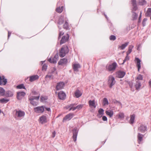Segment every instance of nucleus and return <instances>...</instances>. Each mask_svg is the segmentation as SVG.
<instances>
[{"label":"nucleus","mask_w":151,"mask_h":151,"mask_svg":"<svg viewBox=\"0 0 151 151\" xmlns=\"http://www.w3.org/2000/svg\"><path fill=\"white\" fill-rule=\"evenodd\" d=\"M69 50L68 46L66 45H63L59 50V55L60 57H63L68 53Z\"/></svg>","instance_id":"f257e3e1"},{"label":"nucleus","mask_w":151,"mask_h":151,"mask_svg":"<svg viewBox=\"0 0 151 151\" xmlns=\"http://www.w3.org/2000/svg\"><path fill=\"white\" fill-rule=\"evenodd\" d=\"M14 112L15 113V118H22L24 117L25 114V112L21 110L15 109Z\"/></svg>","instance_id":"f03ea898"},{"label":"nucleus","mask_w":151,"mask_h":151,"mask_svg":"<svg viewBox=\"0 0 151 151\" xmlns=\"http://www.w3.org/2000/svg\"><path fill=\"white\" fill-rule=\"evenodd\" d=\"M116 83L114 77L112 75H110L108 77V85L110 88H111Z\"/></svg>","instance_id":"7ed1b4c3"},{"label":"nucleus","mask_w":151,"mask_h":151,"mask_svg":"<svg viewBox=\"0 0 151 151\" xmlns=\"http://www.w3.org/2000/svg\"><path fill=\"white\" fill-rule=\"evenodd\" d=\"M117 66L116 63L114 62L111 64L109 65L108 67H106V69L109 71H113L115 70Z\"/></svg>","instance_id":"20e7f679"},{"label":"nucleus","mask_w":151,"mask_h":151,"mask_svg":"<svg viewBox=\"0 0 151 151\" xmlns=\"http://www.w3.org/2000/svg\"><path fill=\"white\" fill-rule=\"evenodd\" d=\"M69 35L68 33H66L62 37L60 42V44L61 45L67 42L69 39Z\"/></svg>","instance_id":"39448f33"},{"label":"nucleus","mask_w":151,"mask_h":151,"mask_svg":"<svg viewBox=\"0 0 151 151\" xmlns=\"http://www.w3.org/2000/svg\"><path fill=\"white\" fill-rule=\"evenodd\" d=\"M34 110L37 113H42L44 111V108L43 106H39L35 107Z\"/></svg>","instance_id":"423d86ee"},{"label":"nucleus","mask_w":151,"mask_h":151,"mask_svg":"<svg viewBox=\"0 0 151 151\" xmlns=\"http://www.w3.org/2000/svg\"><path fill=\"white\" fill-rule=\"evenodd\" d=\"M147 127L146 126L141 124L138 127V131L141 133H145L147 131Z\"/></svg>","instance_id":"0eeeda50"},{"label":"nucleus","mask_w":151,"mask_h":151,"mask_svg":"<svg viewBox=\"0 0 151 151\" xmlns=\"http://www.w3.org/2000/svg\"><path fill=\"white\" fill-rule=\"evenodd\" d=\"M74 116V114L73 113H70L66 115L63 118V122H64L65 120H70Z\"/></svg>","instance_id":"6e6552de"},{"label":"nucleus","mask_w":151,"mask_h":151,"mask_svg":"<svg viewBox=\"0 0 151 151\" xmlns=\"http://www.w3.org/2000/svg\"><path fill=\"white\" fill-rule=\"evenodd\" d=\"M65 86V83L63 82H60L57 83L56 89L57 90H59L63 89Z\"/></svg>","instance_id":"1a4fd4ad"},{"label":"nucleus","mask_w":151,"mask_h":151,"mask_svg":"<svg viewBox=\"0 0 151 151\" xmlns=\"http://www.w3.org/2000/svg\"><path fill=\"white\" fill-rule=\"evenodd\" d=\"M116 74L118 78H122L125 75L126 73L124 71L119 70L116 72Z\"/></svg>","instance_id":"9d476101"},{"label":"nucleus","mask_w":151,"mask_h":151,"mask_svg":"<svg viewBox=\"0 0 151 151\" xmlns=\"http://www.w3.org/2000/svg\"><path fill=\"white\" fill-rule=\"evenodd\" d=\"M68 63V60L65 58L61 59L58 63L59 65H67Z\"/></svg>","instance_id":"9b49d317"},{"label":"nucleus","mask_w":151,"mask_h":151,"mask_svg":"<svg viewBox=\"0 0 151 151\" xmlns=\"http://www.w3.org/2000/svg\"><path fill=\"white\" fill-rule=\"evenodd\" d=\"M25 95V93L23 91L18 92L17 93V98L18 100H21Z\"/></svg>","instance_id":"f8f14e48"},{"label":"nucleus","mask_w":151,"mask_h":151,"mask_svg":"<svg viewBox=\"0 0 151 151\" xmlns=\"http://www.w3.org/2000/svg\"><path fill=\"white\" fill-rule=\"evenodd\" d=\"M65 93L62 91H60L58 93V97L60 100H64L66 97Z\"/></svg>","instance_id":"ddd939ff"},{"label":"nucleus","mask_w":151,"mask_h":151,"mask_svg":"<svg viewBox=\"0 0 151 151\" xmlns=\"http://www.w3.org/2000/svg\"><path fill=\"white\" fill-rule=\"evenodd\" d=\"M73 138L74 141L75 142L76 141L77 137L78 132V130L77 129H74L73 130Z\"/></svg>","instance_id":"4468645a"},{"label":"nucleus","mask_w":151,"mask_h":151,"mask_svg":"<svg viewBox=\"0 0 151 151\" xmlns=\"http://www.w3.org/2000/svg\"><path fill=\"white\" fill-rule=\"evenodd\" d=\"M134 61L137 63L136 65L138 68V71L139 72V69L141 68V60L139 59V58L135 57V58Z\"/></svg>","instance_id":"2eb2a0df"},{"label":"nucleus","mask_w":151,"mask_h":151,"mask_svg":"<svg viewBox=\"0 0 151 151\" xmlns=\"http://www.w3.org/2000/svg\"><path fill=\"white\" fill-rule=\"evenodd\" d=\"M7 82V80L6 79H5V77L3 76L1 77L0 76V85H1L2 84L5 85L6 84Z\"/></svg>","instance_id":"dca6fc26"},{"label":"nucleus","mask_w":151,"mask_h":151,"mask_svg":"<svg viewBox=\"0 0 151 151\" xmlns=\"http://www.w3.org/2000/svg\"><path fill=\"white\" fill-rule=\"evenodd\" d=\"M40 121L41 124L47 123V121L46 116L45 115H42L41 116L40 118Z\"/></svg>","instance_id":"f3484780"},{"label":"nucleus","mask_w":151,"mask_h":151,"mask_svg":"<svg viewBox=\"0 0 151 151\" xmlns=\"http://www.w3.org/2000/svg\"><path fill=\"white\" fill-rule=\"evenodd\" d=\"M39 78V77L37 75L30 76L29 77V81L31 82H33L38 79Z\"/></svg>","instance_id":"a211bd4d"},{"label":"nucleus","mask_w":151,"mask_h":151,"mask_svg":"<svg viewBox=\"0 0 151 151\" xmlns=\"http://www.w3.org/2000/svg\"><path fill=\"white\" fill-rule=\"evenodd\" d=\"M144 136L143 135L140 133H138L137 137V141L139 144H140L141 142L142 141Z\"/></svg>","instance_id":"6ab92c4d"},{"label":"nucleus","mask_w":151,"mask_h":151,"mask_svg":"<svg viewBox=\"0 0 151 151\" xmlns=\"http://www.w3.org/2000/svg\"><path fill=\"white\" fill-rule=\"evenodd\" d=\"M105 113L106 115L109 116L110 118L114 114L113 111L111 110H106L105 111Z\"/></svg>","instance_id":"aec40b11"},{"label":"nucleus","mask_w":151,"mask_h":151,"mask_svg":"<svg viewBox=\"0 0 151 151\" xmlns=\"http://www.w3.org/2000/svg\"><path fill=\"white\" fill-rule=\"evenodd\" d=\"M80 68L81 66L79 64H74L73 65V69L75 71H78V69Z\"/></svg>","instance_id":"412c9836"},{"label":"nucleus","mask_w":151,"mask_h":151,"mask_svg":"<svg viewBox=\"0 0 151 151\" xmlns=\"http://www.w3.org/2000/svg\"><path fill=\"white\" fill-rule=\"evenodd\" d=\"M74 94L76 97L78 98L82 95V93L79 90L77 89L75 92Z\"/></svg>","instance_id":"4be33fe9"},{"label":"nucleus","mask_w":151,"mask_h":151,"mask_svg":"<svg viewBox=\"0 0 151 151\" xmlns=\"http://www.w3.org/2000/svg\"><path fill=\"white\" fill-rule=\"evenodd\" d=\"M64 17L61 16L59 17L57 23L58 25H61L64 23Z\"/></svg>","instance_id":"5701e85b"},{"label":"nucleus","mask_w":151,"mask_h":151,"mask_svg":"<svg viewBox=\"0 0 151 151\" xmlns=\"http://www.w3.org/2000/svg\"><path fill=\"white\" fill-rule=\"evenodd\" d=\"M129 42H127L125 43L122 44V45L119 46L118 47L119 49H120L121 50H123L125 49L129 44Z\"/></svg>","instance_id":"b1692460"},{"label":"nucleus","mask_w":151,"mask_h":151,"mask_svg":"<svg viewBox=\"0 0 151 151\" xmlns=\"http://www.w3.org/2000/svg\"><path fill=\"white\" fill-rule=\"evenodd\" d=\"M29 100L30 101V103L34 106H36L37 105V102L35 101L33 99L29 98Z\"/></svg>","instance_id":"393cba45"},{"label":"nucleus","mask_w":151,"mask_h":151,"mask_svg":"<svg viewBox=\"0 0 151 151\" xmlns=\"http://www.w3.org/2000/svg\"><path fill=\"white\" fill-rule=\"evenodd\" d=\"M141 86V82L139 81H137L136 82L135 87L137 90H138Z\"/></svg>","instance_id":"a878e982"},{"label":"nucleus","mask_w":151,"mask_h":151,"mask_svg":"<svg viewBox=\"0 0 151 151\" xmlns=\"http://www.w3.org/2000/svg\"><path fill=\"white\" fill-rule=\"evenodd\" d=\"M135 115L133 114L130 116V118L129 120V123L131 124H133L134 122Z\"/></svg>","instance_id":"bb28decb"},{"label":"nucleus","mask_w":151,"mask_h":151,"mask_svg":"<svg viewBox=\"0 0 151 151\" xmlns=\"http://www.w3.org/2000/svg\"><path fill=\"white\" fill-rule=\"evenodd\" d=\"M109 104V101L106 98H104L103 100V104L104 106L108 105Z\"/></svg>","instance_id":"cd10ccee"},{"label":"nucleus","mask_w":151,"mask_h":151,"mask_svg":"<svg viewBox=\"0 0 151 151\" xmlns=\"http://www.w3.org/2000/svg\"><path fill=\"white\" fill-rule=\"evenodd\" d=\"M13 95V94L11 91H8L6 92V96L7 97H12Z\"/></svg>","instance_id":"c85d7f7f"},{"label":"nucleus","mask_w":151,"mask_h":151,"mask_svg":"<svg viewBox=\"0 0 151 151\" xmlns=\"http://www.w3.org/2000/svg\"><path fill=\"white\" fill-rule=\"evenodd\" d=\"M133 47L134 46L133 45H129L128 50L127 52V55H129L131 52Z\"/></svg>","instance_id":"c756f323"},{"label":"nucleus","mask_w":151,"mask_h":151,"mask_svg":"<svg viewBox=\"0 0 151 151\" xmlns=\"http://www.w3.org/2000/svg\"><path fill=\"white\" fill-rule=\"evenodd\" d=\"M133 13L132 15V20H136L138 17V14L134 12H132Z\"/></svg>","instance_id":"7c9ffc66"},{"label":"nucleus","mask_w":151,"mask_h":151,"mask_svg":"<svg viewBox=\"0 0 151 151\" xmlns=\"http://www.w3.org/2000/svg\"><path fill=\"white\" fill-rule=\"evenodd\" d=\"M89 104L90 106H92L95 108L96 106L94 100H90L89 101Z\"/></svg>","instance_id":"2f4dec72"},{"label":"nucleus","mask_w":151,"mask_h":151,"mask_svg":"<svg viewBox=\"0 0 151 151\" xmlns=\"http://www.w3.org/2000/svg\"><path fill=\"white\" fill-rule=\"evenodd\" d=\"M63 28L66 30L69 29V26L68 23L67 21L65 22V24L63 25Z\"/></svg>","instance_id":"473e14b6"},{"label":"nucleus","mask_w":151,"mask_h":151,"mask_svg":"<svg viewBox=\"0 0 151 151\" xmlns=\"http://www.w3.org/2000/svg\"><path fill=\"white\" fill-rule=\"evenodd\" d=\"M17 89H26V88L25 86H24V85L23 84H20L17 86Z\"/></svg>","instance_id":"72a5a7b5"},{"label":"nucleus","mask_w":151,"mask_h":151,"mask_svg":"<svg viewBox=\"0 0 151 151\" xmlns=\"http://www.w3.org/2000/svg\"><path fill=\"white\" fill-rule=\"evenodd\" d=\"M9 101V100L4 98L1 99L0 100V102L3 104H5Z\"/></svg>","instance_id":"f704fd0d"},{"label":"nucleus","mask_w":151,"mask_h":151,"mask_svg":"<svg viewBox=\"0 0 151 151\" xmlns=\"http://www.w3.org/2000/svg\"><path fill=\"white\" fill-rule=\"evenodd\" d=\"M118 118L121 119H123L124 118V113L120 112L118 115Z\"/></svg>","instance_id":"c9c22d12"},{"label":"nucleus","mask_w":151,"mask_h":151,"mask_svg":"<svg viewBox=\"0 0 151 151\" xmlns=\"http://www.w3.org/2000/svg\"><path fill=\"white\" fill-rule=\"evenodd\" d=\"M147 3L146 1L145 0H139V4L141 5H144Z\"/></svg>","instance_id":"e433bc0d"},{"label":"nucleus","mask_w":151,"mask_h":151,"mask_svg":"<svg viewBox=\"0 0 151 151\" xmlns=\"http://www.w3.org/2000/svg\"><path fill=\"white\" fill-rule=\"evenodd\" d=\"M146 15L147 16H150L151 15V8H148L147 9Z\"/></svg>","instance_id":"4c0bfd02"},{"label":"nucleus","mask_w":151,"mask_h":151,"mask_svg":"<svg viewBox=\"0 0 151 151\" xmlns=\"http://www.w3.org/2000/svg\"><path fill=\"white\" fill-rule=\"evenodd\" d=\"M83 106V105L79 104L76 106H75L74 108V110H75L76 109H77L78 110L82 108Z\"/></svg>","instance_id":"58836bf2"},{"label":"nucleus","mask_w":151,"mask_h":151,"mask_svg":"<svg viewBox=\"0 0 151 151\" xmlns=\"http://www.w3.org/2000/svg\"><path fill=\"white\" fill-rule=\"evenodd\" d=\"M5 90L3 88L0 87V94L1 96H4L5 93Z\"/></svg>","instance_id":"ea45409f"},{"label":"nucleus","mask_w":151,"mask_h":151,"mask_svg":"<svg viewBox=\"0 0 151 151\" xmlns=\"http://www.w3.org/2000/svg\"><path fill=\"white\" fill-rule=\"evenodd\" d=\"M63 10V6L61 7H59L56 8V11L57 12L59 13H61L62 12Z\"/></svg>","instance_id":"a19ab883"},{"label":"nucleus","mask_w":151,"mask_h":151,"mask_svg":"<svg viewBox=\"0 0 151 151\" xmlns=\"http://www.w3.org/2000/svg\"><path fill=\"white\" fill-rule=\"evenodd\" d=\"M47 98L46 96H41L40 97V101H41L42 102L44 101L47 100Z\"/></svg>","instance_id":"79ce46f5"},{"label":"nucleus","mask_w":151,"mask_h":151,"mask_svg":"<svg viewBox=\"0 0 151 151\" xmlns=\"http://www.w3.org/2000/svg\"><path fill=\"white\" fill-rule=\"evenodd\" d=\"M76 105L77 104H76V103L74 104H72L69 105H68L67 106H66L65 108L66 109H69L71 106H76Z\"/></svg>","instance_id":"37998d69"},{"label":"nucleus","mask_w":151,"mask_h":151,"mask_svg":"<svg viewBox=\"0 0 151 151\" xmlns=\"http://www.w3.org/2000/svg\"><path fill=\"white\" fill-rule=\"evenodd\" d=\"M40 95H39L38 96H31L30 97H29V98H30L31 99H33L34 100H36L37 101H38V100L40 98Z\"/></svg>","instance_id":"c03bdc74"},{"label":"nucleus","mask_w":151,"mask_h":151,"mask_svg":"<svg viewBox=\"0 0 151 151\" xmlns=\"http://www.w3.org/2000/svg\"><path fill=\"white\" fill-rule=\"evenodd\" d=\"M109 39L111 40L114 41L116 39V37L115 35H111L109 37Z\"/></svg>","instance_id":"a18cd8bd"},{"label":"nucleus","mask_w":151,"mask_h":151,"mask_svg":"<svg viewBox=\"0 0 151 151\" xmlns=\"http://www.w3.org/2000/svg\"><path fill=\"white\" fill-rule=\"evenodd\" d=\"M47 66L46 64H44L42 67V70H46L47 69Z\"/></svg>","instance_id":"49530a36"},{"label":"nucleus","mask_w":151,"mask_h":151,"mask_svg":"<svg viewBox=\"0 0 151 151\" xmlns=\"http://www.w3.org/2000/svg\"><path fill=\"white\" fill-rule=\"evenodd\" d=\"M136 79L138 81L139 80H142L143 79L142 76L140 74L139 75L138 77Z\"/></svg>","instance_id":"de8ad7c7"},{"label":"nucleus","mask_w":151,"mask_h":151,"mask_svg":"<svg viewBox=\"0 0 151 151\" xmlns=\"http://www.w3.org/2000/svg\"><path fill=\"white\" fill-rule=\"evenodd\" d=\"M104 110L101 108L100 109L98 110V112L99 114L103 115L104 114Z\"/></svg>","instance_id":"09e8293b"},{"label":"nucleus","mask_w":151,"mask_h":151,"mask_svg":"<svg viewBox=\"0 0 151 151\" xmlns=\"http://www.w3.org/2000/svg\"><path fill=\"white\" fill-rule=\"evenodd\" d=\"M147 20V18H144L142 21V24L143 27H144L146 25V23L145 22Z\"/></svg>","instance_id":"8fccbe9b"},{"label":"nucleus","mask_w":151,"mask_h":151,"mask_svg":"<svg viewBox=\"0 0 151 151\" xmlns=\"http://www.w3.org/2000/svg\"><path fill=\"white\" fill-rule=\"evenodd\" d=\"M131 4L132 6L137 5V2L136 0H131Z\"/></svg>","instance_id":"3c124183"},{"label":"nucleus","mask_w":151,"mask_h":151,"mask_svg":"<svg viewBox=\"0 0 151 151\" xmlns=\"http://www.w3.org/2000/svg\"><path fill=\"white\" fill-rule=\"evenodd\" d=\"M132 6H133V7L132 8V11H135L137 10L138 8L137 5Z\"/></svg>","instance_id":"603ef678"},{"label":"nucleus","mask_w":151,"mask_h":151,"mask_svg":"<svg viewBox=\"0 0 151 151\" xmlns=\"http://www.w3.org/2000/svg\"><path fill=\"white\" fill-rule=\"evenodd\" d=\"M58 60V59H56V58H55L54 57L52 59V63H56L57 61Z\"/></svg>","instance_id":"864d4df0"},{"label":"nucleus","mask_w":151,"mask_h":151,"mask_svg":"<svg viewBox=\"0 0 151 151\" xmlns=\"http://www.w3.org/2000/svg\"><path fill=\"white\" fill-rule=\"evenodd\" d=\"M64 34V32L62 31H60L59 33V37H58V39H59L60 38L61 36L63 35Z\"/></svg>","instance_id":"5fc2aeb1"},{"label":"nucleus","mask_w":151,"mask_h":151,"mask_svg":"<svg viewBox=\"0 0 151 151\" xmlns=\"http://www.w3.org/2000/svg\"><path fill=\"white\" fill-rule=\"evenodd\" d=\"M142 16V12H141L140 14H139V18L138 22L139 23H140L141 22V18Z\"/></svg>","instance_id":"6e6d98bb"},{"label":"nucleus","mask_w":151,"mask_h":151,"mask_svg":"<svg viewBox=\"0 0 151 151\" xmlns=\"http://www.w3.org/2000/svg\"><path fill=\"white\" fill-rule=\"evenodd\" d=\"M102 120L104 121H107V117L105 116H104L102 117Z\"/></svg>","instance_id":"4d7b16f0"},{"label":"nucleus","mask_w":151,"mask_h":151,"mask_svg":"<svg viewBox=\"0 0 151 151\" xmlns=\"http://www.w3.org/2000/svg\"><path fill=\"white\" fill-rule=\"evenodd\" d=\"M129 55H127H127L125 57V59L126 60H129V57L128 56Z\"/></svg>","instance_id":"13d9d810"},{"label":"nucleus","mask_w":151,"mask_h":151,"mask_svg":"<svg viewBox=\"0 0 151 151\" xmlns=\"http://www.w3.org/2000/svg\"><path fill=\"white\" fill-rule=\"evenodd\" d=\"M75 106H71L69 109V111H70L71 110H72L73 111H74L75 110H74V108L75 107Z\"/></svg>","instance_id":"bf43d9fd"},{"label":"nucleus","mask_w":151,"mask_h":151,"mask_svg":"<svg viewBox=\"0 0 151 151\" xmlns=\"http://www.w3.org/2000/svg\"><path fill=\"white\" fill-rule=\"evenodd\" d=\"M55 58H56V59H58V53H57L56 54L54 57Z\"/></svg>","instance_id":"052dcab7"},{"label":"nucleus","mask_w":151,"mask_h":151,"mask_svg":"<svg viewBox=\"0 0 151 151\" xmlns=\"http://www.w3.org/2000/svg\"><path fill=\"white\" fill-rule=\"evenodd\" d=\"M55 134H56V133H55V131H54L53 132H52V137L54 138L55 137Z\"/></svg>","instance_id":"680f3d73"},{"label":"nucleus","mask_w":151,"mask_h":151,"mask_svg":"<svg viewBox=\"0 0 151 151\" xmlns=\"http://www.w3.org/2000/svg\"><path fill=\"white\" fill-rule=\"evenodd\" d=\"M11 35V33H10L8 31V39L10 37Z\"/></svg>","instance_id":"e2e57ef3"},{"label":"nucleus","mask_w":151,"mask_h":151,"mask_svg":"<svg viewBox=\"0 0 151 151\" xmlns=\"http://www.w3.org/2000/svg\"><path fill=\"white\" fill-rule=\"evenodd\" d=\"M115 103H119V104L120 105H122L120 101H117V100H116V101L115 102Z\"/></svg>","instance_id":"0e129e2a"},{"label":"nucleus","mask_w":151,"mask_h":151,"mask_svg":"<svg viewBox=\"0 0 151 151\" xmlns=\"http://www.w3.org/2000/svg\"><path fill=\"white\" fill-rule=\"evenodd\" d=\"M48 61L50 63H52V59L51 58H50L49 59H48Z\"/></svg>","instance_id":"69168bd1"},{"label":"nucleus","mask_w":151,"mask_h":151,"mask_svg":"<svg viewBox=\"0 0 151 151\" xmlns=\"http://www.w3.org/2000/svg\"><path fill=\"white\" fill-rule=\"evenodd\" d=\"M45 109L46 110L49 111H50V108H46Z\"/></svg>","instance_id":"338daca9"},{"label":"nucleus","mask_w":151,"mask_h":151,"mask_svg":"<svg viewBox=\"0 0 151 151\" xmlns=\"http://www.w3.org/2000/svg\"><path fill=\"white\" fill-rule=\"evenodd\" d=\"M149 85L151 88V80H150L149 82Z\"/></svg>","instance_id":"774afa93"}]
</instances>
